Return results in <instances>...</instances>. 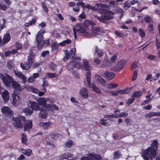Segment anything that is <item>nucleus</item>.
<instances>
[{
    "mask_svg": "<svg viewBox=\"0 0 160 160\" xmlns=\"http://www.w3.org/2000/svg\"><path fill=\"white\" fill-rule=\"evenodd\" d=\"M97 32H96L94 30H88L84 34V37L87 38H89L90 37H93L97 35Z\"/></svg>",
    "mask_w": 160,
    "mask_h": 160,
    "instance_id": "17",
    "label": "nucleus"
},
{
    "mask_svg": "<svg viewBox=\"0 0 160 160\" xmlns=\"http://www.w3.org/2000/svg\"><path fill=\"white\" fill-rule=\"evenodd\" d=\"M125 65V61L120 60L115 66L111 68V69L114 72H118L123 69Z\"/></svg>",
    "mask_w": 160,
    "mask_h": 160,
    "instance_id": "7",
    "label": "nucleus"
},
{
    "mask_svg": "<svg viewBox=\"0 0 160 160\" xmlns=\"http://www.w3.org/2000/svg\"><path fill=\"white\" fill-rule=\"evenodd\" d=\"M90 157V154H89L88 157H82L81 158V160H92V158Z\"/></svg>",
    "mask_w": 160,
    "mask_h": 160,
    "instance_id": "57",
    "label": "nucleus"
},
{
    "mask_svg": "<svg viewBox=\"0 0 160 160\" xmlns=\"http://www.w3.org/2000/svg\"><path fill=\"white\" fill-rule=\"evenodd\" d=\"M145 22L147 23L152 24L153 22V20L152 18L149 16H146L144 18Z\"/></svg>",
    "mask_w": 160,
    "mask_h": 160,
    "instance_id": "37",
    "label": "nucleus"
},
{
    "mask_svg": "<svg viewBox=\"0 0 160 160\" xmlns=\"http://www.w3.org/2000/svg\"><path fill=\"white\" fill-rule=\"evenodd\" d=\"M94 62L95 63L97 64H99L101 63V61L98 58H95L94 59Z\"/></svg>",
    "mask_w": 160,
    "mask_h": 160,
    "instance_id": "64",
    "label": "nucleus"
},
{
    "mask_svg": "<svg viewBox=\"0 0 160 160\" xmlns=\"http://www.w3.org/2000/svg\"><path fill=\"white\" fill-rule=\"evenodd\" d=\"M36 22V19L33 18L31 20L29 21V22L26 23H25V26H28L29 25H31L34 24Z\"/></svg>",
    "mask_w": 160,
    "mask_h": 160,
    "instance_id": "43",
    "label": "nucleus"
},
{
    "mask_svg": "<svg viewBox=\"0 0 160 160\" xmlns=\"http://www.w3.org/2000/svg\"><path fill=\"white\" fill-rule=\"evenodd\" d=\"M22 111L28 115H30L32 113L33 111L32 109L30 107H27L24 108Z\"/></svg>",
    "mask_w": 160,
    "mask_h": 160,
    "instance_id": "29",
    "label": "nucleus"
},
{
    "mask_svg": "<svg viewBox=\"0 0 160 160\" xmlns=\"http://www.w3.org/2000/svg\"><path fill=\"white\" fill-rule=\"evenodd\" d=\"M95 77L96 81L100 82L102 86L106 85V81L101 76L97 74L95 75Z\"/></svg>",
    "mask_w": 160,
    "mask_h": 160,
    "instance_id": "13",
    "label": "nucleus"
},
{
    "mask_svg": "<svg viewBox=\"0 0 160 160\" xmlns=\"http://www.w3.org/2000/svg\"><path fill=\"white\" fill-rule=\"evenodd\" d=\"M43 84H42V86L43 87H44V86H47L48 84V82L47 81L45 80V78H44L43 79Z\"/></svg>",
    "mask_w": 160,
    "mask_h": 160,
    "instance_id": "60",
    "label": "nucleus"
},
{
    "mask_svg": "<svg viewBox=\"0 0 160 160\" xmlns=\"http://www.w3.org/2000/svg\"><path fill=\"white\" fill-rule=\"evenodd\" d=\"M2 97L4 102H7L9 99V92L6 90L2 92L1 93Z\"/></svg>",
    "mask_w": 160,
    "mask_h": 160,
    "instance_id": "12",
    "label": "nucleus"
},
{
    "mask_svg": "<svg viewBox=\"0 0 160 160\" xmlns=\"http://www.w3.org/2000/svg\"><path fill=\"white\" fill-rule=\"evenodd\" d=\"M27 90L29 92H31L34 93H38V91L32 86H30L27 88Z\"/></svg>",
    "mask_w": 160,
    "mask_h": 160,
    "instance_id": "32",
    "label": "nucleus"
},
{
    "mask_svg": "<svg viewBox=\"0 0 160 160\" xmlns=\"http://www.w3.org/2000/svg\"><path fill=\"white\" fill-rule=\"evenodd\" d=\"M147 29L149 32L153 31L154 29L153 25L152 24H149L148 27Z\"/></svg>",
    "mask_w": 160,
    "mask_h": 160,
    "instance_id": "53",
    "label": "nucleus"
},
{
    "mask_svg": "<svg viewBox=\"0 0 160 160\" xmlns=\"http://www.w3.org/2000/svg\"><path fill=\"white\" fill-rule=\"evenodd\" d=\"M85 29L86 28L84 27V26L82 27V28H80L78 29H77L75 28H73V31L74 35H75V33H76L78 32L79 33H83V35L84 36V34H85L86 32L88 31V30H86Z\"/></svg>",
    "mask_w": 160,
    "mask_h": 160,
    "instance_id": "16",
    "label": "nucleus"
},
{
    "mask_svg": "<svg viewBox=\"0 0 160 160\" xmlns=\"http://www.w3.org/2000/svg\"><path fill=\"white\" fill-rule=\"evenodd\" d=\"M32 64L27 62H25V63H21L20 64V66L22 68L25 70H29Z\"/></svg>",
    "mask_w": 160,
    "mask_h": 160,
    "instance_id": "20",
    "label": "nucleus"
},
{
    "mask_svg": "<svg viewBox=\"0 0 160 160\" xmlns=\"http://www.w3.org/2000/svg\"><path fill=\"white\" fill-rule=\"evenodd\" d=\"M16 47L17 49L19 50L22 49V45L21 44L18 42H16Z\"/></svg>",
    "mask_w": 160,
    "mask_h": 160,
    "instance_id": "61",
    "label": "nucleus"
},
{
    "mask_svg": "<svg viewBox=\"0 0 160 160\" xmlns=\"http://www.w3.org/2000/svg\"><path fill=\"white\" fill-rule=\"evenodd\" d=\"M71 41L69 39H67L66 40L63 41L59 43L58 45L64 46L66 44H70L71 43Z\"/></svg>",
    "mask_w": 160,
    "mask_h": 160,
    "instance_id": "36",
    "label": "nucleus"
},
{
    "mask_svg": "<svg viewBox=\"0 0 160 160\" xmlns=\"http://www.w3.org/2000/svg\"><path fill=\"white\" fill-rule=\"evenodd\" d=\"M138 63V62L137 61H134L132 65H131V69L132 70H133L138 67L137 64Z\"/></svg>",
    "mask_w": 160,
    "mask_h": 160,
    "instance_id": "51",
    "label": "nucleus"
},
{
    "mask_svg": "<svg viewBox=\"0 0 160 160\" xmlns=\"http://www.w3.org/2000/svg\"><path fill=\"white\" fill-rule=\"evenodd\" d=\"M32 127V122L31 121H27L24 126V131L28 130Z\"/></svg>",
    "mask_w": 160,
    "mask_h": 160,
    "instance_id": "25",
    "label": "nucleus"
},
{
    "mask_svg": "<svg viewBox=\"0 0 160 160\" xmlns=\"http://www.w3.org/2000/svg\"><path fill=\"white\" fill-rule=\"evenodd\" d=\"M46 110L48 111H53L54 110H58V107L55 105H51L50 104H47L46 107Z\"/></svg>",
    "mask_w": 160,
    "mask_h": 160,
    "instance_id": "24",
    "label": "nucleus"
},
{
    "mask_svg": "<svg viewBox=\"0 0 160 160\" xmlns=\"http://www.w3.org/2000/svg\"><path fill=\"white\" fill-rule=\"evenodd\" d=\"M76 51L75 48H72L69 52H68L67 50H66L65 52V55L63 58V60L65 61L68 58H73L75 55Z\"/></svg>",
    "mask_w": 160,
    "mask_h": 160,
    "instance_id": "8",
    "label": "nucleus"
},
{
    "mask_svg": "<svg viewBox=\"0 0 160 160\" xmlns=\"http://www.w3.org/2000/svg\"><path fill=\"white\" fill-rule=\"evenodd\" d=\"M114 33L118 37H119L122 38L124 36V35L123 34L117 31H114Z\"/></svg>",
    "mask_w": 160,
    "mask_h": 160,
    "instance_id": "52",
    "label": "nucleus"
},
{
    "mask_svg": "<svg viewBox=\"0 0 160 160\" xmlns=\"http://www.w3.org/2000/svg\"><path fill=\"white\" fill-rule=\"evenodd\" d=\"M139 35L141 37H143L145 36V33L142 29L140 28L139 29L138 31Z\"/></svg>",
    "mask_w": 160,
    "mask_h": 160,
    "instance_id": "47",
    "label": "nucleus"
},
{
    "mask_svg": "<svg viewBox=\"0 0 160 160\" xmlns=\"http://www.w3.org/2000/svg\"><path fill=\"white\" fill-rule=\"evenodd\" d=\"M0 78L7 87H10L12 86L16 89L20 91L22 90V88L21 87L19 83L14 81L12 78L9 75L6 74L4 76L3 74L0 73Z\"/></svg>",
    "mask_w": 160,
    "mask_h": 160,
    "instance_id": "3",
    "label": "nucleus"
},
{
    "mask_svg": "<svg viewBox=\"0 0 160 160\" xmlns=\"http://www.w3.org/2000/svg\"><path fill=\"white\" fill-rule=\"evenodd\" d=\"M130 91V89L127 88L125 90H118V94H125L128 93Z\"/></svg>",
    "mask_w": 160,
    "mask_h": 160,
    "instance_id": "42",
    "label": "nucleus"
},
{
    "mask_svg": "<svg viewBox=\"0 0 160 160\" xmlns=\"http://www.w3.org/2000/svg\"><path fill=\"white\" fill-rule=\"evenodd\" d=\"M13 104L14 106H18L20 103L19 96L17 95H15L13 96Z\"/></svg>",
    "mask_w": 160,
    "mask_h": 160,
    "instance_id": "23",
    "label": "nucleus"
},
{
    "mask_svg": "<svg viewBox=\"0 0 160 160\" xmlns=\"http://www.w3.org/2000/svg\"><path fill=\"white\" fill-rule=\"evenodd\" d=\"M158 115L156 112H150L149 113L145 114L144 115V117L146 118H149L153 116H158Z\"/></svg>",
    "mask_w": 160,
    "mask_h": 160,
    "instance_id": "31",
    "label": "nucleus"
},
{
    "mask_svg": "<svg viewBox=\"0 0 160 160\" xmlns=\"http://www.w3.org/2000/svg\"><path fill=\"white\" fill-rule=\"evenodd\" d=\"M14 73L16 75L18 78L22 80V82L25 83L27 81V78L21 72L17 71H14Z\"/></svg>",
    "mask_w": 160,
    "mask_h": 160,
    "instance_id": "11",
    "label": "nucleus"
},
{
    "mask_svg": "<svg viewBox=\"0 0 160 160\" xmlns=\"http://www.w3.org/2000/svg\"><path fill=\"white\" fill-rule=\"evenodd\" d=\"M106 85L107 86V88L109 89L113 88L118 87V85L115 83H109Z\"/></svg>",
    "mask_w": 160,
    "mask_h": 160,
    "instance_id": "41",
    "label": "nucleus"
},
{
    "mask_svg": "<svg viewBox=\"0 0 160 160\" xmlns=\"http://www.w3.org/2000/svg\"><path fill=\"white\" fill-rule=\"evenodd\" d=\"M91 25V22L89 20H86L84 22L83 26H84V27L85 28H87L89 26Z\"/></svg>",
    "mask_w": 160,
    "mask_h": 160,
    "instance_id": "49",
    "label": "nucleus"
},
{
    "mask_svg": "<svg viewBox=\"0 0 160 160\" xmlns=\"http://www.w3.org/2000/svg\"><path fill=\"white\" fill-rule=\"evenodd\" d=\"M108 93L112 96H117L118 95V90H117L115 92L109 91Z\"/></svg>",
    "mask_w": 160,
    "mask_h": 160,
    "instance_id": "54",
    "label": "nucleus"
},
{
    "mask_svg": "<svg viewBox=\"0 0 160 160\" xmlns=\"http://www.w3.org/2000/svg\"><path fill=\"white\" fill-rule=\"evenodd\" d=\"M92 159V160L95 159L96 160H100L101 159V157L98 155L90 153V157Z\"/></svg>",
    "mask_w": 160,
    "mask_h": 160,
    "instance_id": "34",
    "label": "nucleus"
},
{
    "mask_svg": "<svg viewBox=\"0 0 160 160\" xmlns=\"http://www.w3.org/2000/svg\"><path fill=\"white\" fill-rule=\"evenodd\" d=\"M131 5L130 3H129L127 1L126 2L124 3V6L126 8V9H128L130 7Z\"/></svg>",
    "mask_w": 160,
    "mask_h": 160,
    "instance_id": "63",
    "label": "nucleus"
},
{
    "mask_svg": "<svg viewBox=\"0 0 160 160\" xmlns=\"http://www.w3.org/2000/svg\"><path fill=\"white\" fill-rule=\"evenodd\" d=\"M81 60L80 58L78 57L75 58L74 63V67L76 68L80 69H82L83 68V65L79 63V61Z\"/></svg>",
    "mask_w": 160,
    "mask_h": 160,
    "instance_id": "15",
    "label": "nucleus"
},
{
    "mask_svg": "<svg viewBox=\"0 0 160 160\" xmlns=\"http://www.w3.org/2000/svg\"><path fill=\"white\" fill-rule=\"evenodd\" d=\"M37 101L41 108L42 107L44 108H45L46 107L47 105L46 103V99L45 98H39L37 100Z\"/></svg>",
    "mask_w": 160,
    "mask_h": 160,
    "instance_id": "14",
    "label": "nucleus"
},
{
    "mask_svg": "<svg viewBox=\"0 0 160 160\" xmlns=\"http://www.w3.org/2000/svg\"><path fill=\"white\" fill-rule=\"evenodd\" d=\"M22 143L25 144L27 142V138H26V135H25L24 133H22Z\"/></svg>",
    "mask_w": 160,
    "mask_h": 160,
    "instance_id": "46",
    "label": "nucleus"
},
{
    "mask_svg": "<svg viewBox=\"0 0 160 160\" xmlns=\"http://www.w3.org/2000/svg\"><path fill=\"white\" fill-rule=\"evenodd\" d=\"M74 63L73 62H70L67 65V68L68 70H70L73 68L74 67Z\"/></svg>",
    "mask_w": 160,
    "mask_h": 160,
    "instance_id": "48",
    "label": "nucleus"
},
{
    "mask_svg": "<svg viewBox=\"0 0 160 160\" xmlns=\"http://www.w3.org/2000/svg\"><path fill=\"white\" fill-rule=\"evenodd\" d=\"M29 103L31 104V108L32 110L39 111L41 110V107L38 103L29 100Z\"/></svg>",
    "mask_w": 160,
    "mask_h": 160,
    "instance_id": "9",
    "label": "nucleus"
},
{
    "mask_svg": "<svg viewBox=\"0 0 160 160\" xmlns=\"http://www.w3.org/2000/svg\"><path fill=\"white\" fill-rule=\"evenodd\" d=\"M10 40V35L9 33L4 35L3 39V43L5 44L8 42Z\"/></svg>",
    "mask_w": 160,
    "mask_h": 160,
    "instance_id": "28",
    "label": "nucleus"
},
{
    "mask_svg": "<svg viewBox=\"0 0 160 160\" xmlns=\"http://www.w3.org/2000/svg\"><path fill=\"white\" fill-rule=\"evenodd\" d=\"M95 47V52L97 55L100 57L102 56L103 55V53L102 52V51L101 50L99 49L97 46H96Z\"/></svg>",
    "mask_w": 160,
    "mask_h": 160,
    "instance_id": "30",
    "label": "nucleus"
},
{
    "mask_svg": "<svg viewBox=\"0 0 160 160\" xmlns=\"http://www.w3.org/2000/svg\"><path fill=\"white\" fill-rule=\"evenodd\" d=\"M80 94L82 96L87 98L89 96L88 90L85 88H83L80 91Z\"/></svg>",
    "mask_w": 160,
    "mask_h": 160,
    "instance_id": "22",
    "label": "nucleus"
},
{
    "mask_svg": "<svg viewBox=\"0 0 160 160\" xmlns=\"http://www.w3.org/2000/svg\"><path fill=\"white\" fill-rule=\"evenodd\" d=\"M1 110L3 113L6 115L12 114V111L7 107H3L2 108Z\"/></svg>",
    "mask_w": 160,
    "mask_h": 160,
    "instance_id": "21",
    "label": "nucleus"
},
{
    "mask_svg": "<svg viewBox=\"0 0 160 160\" xmlns=\"http://www.w3.org/2000/svg\"><path fill=\"white\" fill-rule=\"evenodd\" d=\"M71 157V155L70 153H67L59 155L58 157L60 160H63L64 159H67L69 157Z\"/></svg>",
    "mask_w": 160,
    "mask_h": 160,
    "instance_id": "27",
    "label": "nucleus"
},
{
    "mask_svg": "<svg viewBox=\"0 0 160 160\" xmlns=\"http://www.w3.org/2000/svg\"><path fill=\"white\" fill-rule=\"evenodd\" d=\"M42 7L43 9L44 10V11L46 12H47L48 11V9L47 7H46V5L45 4L44 2H42Z\"/></svg>",
    "mask_w": 160,
    "mask_h": 160,
    "instance_id": "59",
    "label": "nucleus"
},
{
    "mask_svg": "<svg viewBox=\"0 0 160 160\" xmlns=\"http://www.w3.org/2000/svg\"><path fill=\"white\" fill-rule=\"evenodd\" d=\"M26 121V119L24 116L19 115L16 118L13 119V125L18 128H22L23 125L22 123Z\"/></svg>",
    "mask_w": 160,
    "mask_h": 160,
    "instance_id": "6",
    "label": "nucleus"
},
{
    "mask_svg": "<svg viewBox=\"0 0 160 160\" xmlns=\"http://www.w3.org/2000/svg\"><path fill=\"white\" fill-rule=\"evenodd\" d=\"M117 58V56L114 55V56H112L110 59V62L112 63H114L116 62V59Z\"/></svg>",
    "mask_w": 160,
    "mask_h": 160,
    "instance_id": "56",
    "label": "nucleus"
},
{
    "mask_svg": "<svg viewBox=\"0 0 160 160\" xmlns=\"http://www.w3.org/2000/svg\"><path fill=\"white\" fill-rule=\"evenodd\" d=\"M111 65V63L109 61L108 58L107 57H105L101 65L102 67V68H106L110 67Z\"/></svg>",
    "mask_w": 160,
    "mask_h": 160,
    "instance_id": "19",
    "label": "nucleus"
},
{
    "mask_svg": "<svg viewBox=\"0 0 160 160\" xmlns=\"http://www.w3.org/2000/svg\"><path fill=\"white\" fill-rule=\"evenodd\" d=\"M83 65L86 70H87V74L86 78L87 79V82H84V85L86 86L90 87L91 86V73L90 70L92 69V67L89 64L88 61L87 59L83 60Z\"/></svg>",
    "mask_w": 160,
    "mask_h": 160,
    "instance_id": "4",
    "label": "nucleus"
},
{
    "mask_svg": "<svg viewBox=\"0 0 160 160\" xmlns=\"http://www.w3.org/2000/svg\"><path fill=\"white\" fill-rule=\"evenodd\" d=\"M92 30H94L96 32H101L102 31V30L101 28L97 27H94L92 28Z\"/></svg>",
    "mask_w": 160,
    "mask_h": 160,
    "instance_id": "58",
    "label": "nucleus"
},
{
    "mask_svg": "<svg viewBox=\"0 0 160 160\" xmlns=\"http://www.w3.org/2000/svg\"><path fill=\"white\" fill-rule=\"evenodd\" d=\"M158 148V142L154 140L151 146L142 152V156L144 160H149L155 158L156 155V151Z\"/></svg>",
    "mask_w": 160,
    "mask_h": 160,
    "instance_id": "2",
    "label": "nucleus"
},
{
    "mask_svg": "<svg viewBox=\"0 0 160 160\" xmlns=\"http://www.w3.org/2000/svg\"><path fill=\"white\" fill-rule=\"evenodd\" d=\"M144 92L145 91L144 90H143L142 92L141 91L136 92L132 95L131 97L133 98H134L135 97H138L141 96L142 94V93Z\"/></svg>",
    "mask_w": 160,
    "mask_h": 160,
    "instance_id": "35",
    "label": "nucleus"
},
{
    "mask_svg": "<svg viewBox=\"0 0 160 160\" xmlns=\"http://www.w3.org/2000/svg\"><path fill=\"white\" fill-rule=\"evenodd\" d=\"M50 69L52 70H56V65L53 63H52L50 66Z\"/></svg>",
    "mask_w": 160,
    "mask_h": 160,
    "instance_id": "62",
    "label": "nucleus"
},
{
    "mask_svg": "<svg viewBox=\"0 0 160 160\" xmlns=\"http://www.w3.org/2000/svg\"><path fill=\"white\" fill-rule=\"evenodd\" d=\"M97 11L102 14L105 15H102L101 17L97 16L96 18L99 21L104 22L106 20H108L113 18L114 17L112 15L114 13L112 12L108 11L106 9L108 6L105 4H96Z\"/></svg>",
    "mask_w": 160,
    "mask_h": 160,
    "instance_id": "1",
    "label": "nucleus"
},
{
    "mask_svg": "<svg viewBox=\"0 0 160 160\" xmlns=\"http://www.w3.org/2000/svg\"><path fill=\"white\" fill-rule=\"evenodd\" d=\"M45 31L44 30H40L37 34L36 40L37 42V46L38 49H41L43 46L44 43L43 35Z\"/></svg>",
    "mask_w": 160,
    "mask_h": 160,
    "instance_id": "5",
    "label": "nucleus"
},
{
    "mask_svg": "<svg viewBox=\"0 0 160 160\" xmlns=\"http://www.w3.org/2000/svg\"><path fill=\"white\" fill-rule=\"evenodd\" d=\"M58 76V74L55 73H48L46 75V77L49 78L56 77Z\"/></svg>",
    "mask_w": 160,
    "mask_h": 160,
    "instance_id": "44",
    "label": "nucleus"
},
{
    "mask_svg": "<svg viewBox=\"0 0 160 160\" xmlns=\"http://www.w3.org/2000/svg\"><path fill=\"white\" fill-rule=\"evenodd\" d=\"M34 61V55L33 54L31 53L28 57V61L27 62L31 63L32 64Z\"/></svg>",
    "mask_w": 160,
    "mask_h": 160,
    "instance_id": "40",
    "label": "nucleus"
},
{
    "mask_svg": "<svg viewBox=\"0 0 160 160\" xmlns=\"http://www.w3.org/2000/svg\"><path fill=\"white\" fill-rule=\"evenodd\" d=\"M87 87L88 88L91 87L93 90L97 93H101V92L100 89L94 84H92V85L91 84V86L90 87L88 86Z\"/></svg>",
    "mask_w": 160,
    "mask_h": 160,
    "instance_id": "33",
    "label": "nucleus"
},
{
    "mask_svg": "<svg viewBox=\"0 0 160 160\" xmlns=\"http://www.w3.org/2000/svg\"><path fill=\"white\" fill-rule=\"evenodd\" d=\"M120 152L119 151L115 152L114 153V159H118L121 156Z\"/></svg>",
    "mask_w": 160,
    "mask_h": 160,
    "instance_id": "38",
    "label": "nucleus"
},
{
    "mask_svg": "<svg viewBox=\"0 0 160 160\" xmlns=\"http://www.w3.org/2000/svg\"><path fill=\"white\" fill-rule=\"evenodd\" d=\"M22 152L23 154L28 156H29L32 152V151L30 149H23L22 150Z\"/></svg>",
    "mask_w": 160,
    "mask_h": 160,
    "instance_id": "39",
    "label": "nucleus"
},
{
    "mask_svg": "<svg viewBox=\"0 0 160 160\" xmlns=\"http://www.w3.org/2000/svg\"><path fill=\"white\" fill-rule=\"evenodd\" d=\"M134 98H133L132 97L131 98H129L127 101L126 102L127 103L128 105H130L132 103L134 100Z\"/></svg>",
    "mask_w": 160,
    "mask_h": 160,
    "instance_id": "55",
    "label": "nucleus"
},
{
    "mask_svg": "<svg viewBox=\"0 0 160 160\" xmlns=\"http://www.w3.org/2000/svg\"><path fill=\"white\" fill-rule=\"evenodd\" d=\"M73 144V142L71 140H68L67 141V142L65 144V146L69 147H71L72 145Z\"/></svg>",
    "mask_w": 160,
    "mask_h": 160,
    "instance_id": "50",
    "label": "nucleus"
},
{
    "mask_svg": "<svg viewBox=\"0 0 160 160\" xmlns=\"http://www.w3.org/2000/svg\"><path fill=\"white\" fill-rule=\"evenodd\" d=\"M39 114V116L40 118H46L47 117V113L46 108H44L42 107L41 108Z\"/></svg>",
    "mask_w": 160,
    "mask_h": 160,
    "instance_id": "18",
    "label": "nucleus"
},
{
    "mask_svg": "<svg viewBox=\"0 0 160 160\" xmlns=\"http://www.w3.org/2000/svg\"><path fill=\"white\" fill-rule=\"evenodd\" d=\"M86 8L90 9L94 11H97V6H96V4L94 6L90 4H88L86 5Z\"/></svg>",
    "mask_w": 160,
    "mask_h": 160,
    "instance_id": "45",
    "label": "nucleus"
},
{
    "mask_svg": "<svg viewBox=\"0 0 160 160\" xmlns=\"http://www.w3.org/2000/svg\"><path fill=\"white\" fill-rule=\"evenodd\" d=\"M104 77L107 80H110L114 78L115 74L113 72H109L106 70L104 73Z\"/></svg>",
    "mask_w": 160,
    "mask_h": 160,
    "instance_id": "10",
    "label": "nucleus"
},
{
    "mask_svg": "<svg viewBox=\"0 0 160 160\" xmlns=\"http://www.w3.org/2000/svg\"><path fill=\"white\" fill-rule=\"evenodd\" d=\"M52 122H41L40 126L44 129H47L51 125Z\"/></svg>",
    "mask_w": 160,
    "mask_h": 160,
    "instance_id": "26",
    "label": "nucleus"
}]
</instances>
